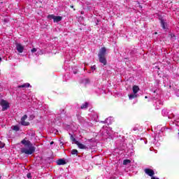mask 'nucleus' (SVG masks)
<instances>
[{
	"label": "nucleus",
	"mask_w": 179,
	"mask_h": 179,
	"mask_svg": "<svg viewBox=\"0 0 179 179\" xmlns=\"http://www.w3.org/2000/svg\"><path fill=\"white\" fill-rule=\"evenodd\" d=\"M113 120V117H108V118H107L106 120H105V122L106 123V124H111V122H110V121H111Z\"/></svg>",
	"instance_id": "obj_17"
},
{
	"label": "nucleus",
	"mask_w": 179,
	"mask_h": 179,
	"mask_svg": "<svg viewBox=\"0 0 179 179\" xmlns=\"http://www.w3.org/2000/svg\"><path fill=\"white\" fill-rule=\"evenodd\" d=\"M50 145H54V141H51Z\"/></svg>",
	"instance_id": "obj_29"
},
{
	"label": "nucleus",
	"mask_w": 179,
	"mask_h": 179,
	"mask_svg": "<svg viewBox=\"0 0 179 179\" xmlns=\"http://www.w3.org/2000/svg\"><path fill=\"white\" fill-rule=\"evenodd\" d=\"M129 163H131V160H129V159H124L123 161L124 166H127V164H129Z\"/></svg>",
	"instance_id": "obj_16"
},
{
	"label": "nucleus",
	"mask_w": 179,
	"mask_h": 179,
	"mask_svg": "<svg viewBox=\"0 0 179 179\" xmlns=\"http://www.w3.org/2000/svg\"><path fill=\"white\" fill-rule=\"evenodd\" d=\"M83 83H85V85H87L89 83H90V80H89V79L85 78L83 80Z\"/></svg>",
	"instance_id": "obj_19"
},
{
	"label": "nucleus",
	"mask_w": 179,
	"mask_h": 179,
	"mask_svg": "<svg viewBox=\"0 0 179 179\" xmlns=\"http://www.w3.org/2000/svg\"><path fill=\"white\" fill-rule=\"evenodd\" d=\"M13 129L14 131H19V127H17V126H14L13 128Z\"/></svg>",
	"instance_id": "obj_24"
},
{
	"label": "nucleus",
	"mask_w": 179,
	"mask_h": 179,
	"mask_svg": "<svg viewBox=\"0 0 179 179\" xmlns=\"http://www.w3.org/2000/svg\"><path fill=\"white\" fill-rule=\"evenodd\" d=\"M73 73L76 74V73H77V72H76V71H73Z\"/></svg>",
	"instance_id": "obj_30"
},
{
	"label": "nucleus",
	"mask_w": 179,
	"mask_h": 179,
	"mask_svg": "<svg viewBox=\"0 0 179 179\" xmlns=\"http://www.w3.org/2000/svg\"><path fill=\"white\" fill-rule=\"evenodd\" d=\"M37 51V49H36V48H33V49H31V52H36Z\"/></svg>",
	"instance_id": "obj_26"
},
{
	"label": "nucleus",
	"mask_w": 179,
	"mask_h": 179,
	"mask_svg": "<svg viewBox=\"0 0 179 179\" xmlns=\"http://www.w3.org/2000/svg\"><path fill=\"white\" fill-rule=\"evenodd\" d=\"M27 178H31V174L27 173Z\"/></svg>",
	"instance_id": "obj_25"
},
{
	"label": "nucleus",
	"mask_w": 179,
	"mask_h": 179,
	"mask_svg": "<svg viewBox=\"0 0 179 179\" xmlns=\"http://www.w3.org/2000/svg\"><path fill=\"white\" fill-rule=\"evenodd\" d=\"M145 99H148V96H145Z\"/></svg>",
	"instance_id": "obj_33"
},
{
	"label": "nucleus",
	"mask_w": 179,
	"mask_h": 179,
	"mask_svg": "<svg viewBox=\"0 0 179 179\" xmlns=\"http://www.w3.org/2000/svg\"><path fill=\"white\" fill-rule=\"evenodd\" d=\"M72 155H78V150H71Z\"/></svg>",
	"instance_id": "obj_22"
},
{
	"label": "nucleus",
	"mask_w": 179,
	"mask_h": 179,
	"mask_svg": "<svg viewBox=\"0 0 179 179\" xmlns=\"http://www.w3.org/2000/svg\"><path fill=\"white\" fill-rule=\"evenodd\" d=\"M18 87H30V84L29 83H24L22 85L18 86Z\"/></svg>",
	"instance_id": "obj_15"
},
{
	"label": "nucleus",
	"mask_w": 179,
	"mask_h": 179,
	"mask_svg": "<svg viewBox=\"0 0 179 179\" xmlns=\"http://www.w3.org/2000/svg\"><path fill=\"white\" fill-rule=\"evenodd\" d=\"M54 22L58 23V22H61L62 20V17L61 16H55Z\"/></svg>",
	"instance_id": "obj_9"
},
{
	"label": "nucleus",
	"mask_w": 179,
	"mask_h": 179,
	"mask_svg": "<svg viewBox=\"0 0 179 179\" xmlns=\"http://www.w3.org/2000/svg\"><path fill=\"white\" fill-rule=\"evenodd\" d=\"M57 164L58 166H64V164H66V162H65L63 159H60L57 161Z\"/></svg>",
	"instance_id": "obj_6"
},
{
	"label": "nucleus",
	"mask_w": 179,
	"mask_h": 179,
	"mask_svg": "<svg viewBox=\"0 0 179 179\" xmlns=\"http://www.w3.org/2000/svg\"><path fill=\"white\" fill-rule=\"evenodd\" d=\"M21 143L24 145V148H21V152L24 155H33L36 151V148L33 146L31 142L24 138L21 141Z\"/></svg>",
	"instance_id": "obj_1"
},
{
	"label": "nucleus",
	"mask_w": 179,
	"mask_h": 179,
	"mask_svg": "<svg viewBox=\"0 0 179 179\" xmlns=\"http://www.w3.org/2000/svg\"><path fill=\"white\" fill-rule=\"evenodd\" d=\"M151 179H159V178L156 176H151Z\"/></svg>",
	"instance_id": "obj_27"
},
{
	"label": "nucleus",
	"mask_w": 179,
	"mask_h": 179,
	"mask_svg": "<svg viewBox=\"0 0 179 179\" xmlns=\"http://www.w3.org/2000/svg\"><path fill=\"white\" fill-rule=\"evenodd\" d=\"M17 51H18V52H23V50H24V48L22 45H17Z\"/></svg>",
	"instance_id": "obj_11"
},
{
	"label": "nucleus",
	"mask_w": 179,
	"mask_h": 179,
	"mask_svg": "<svg viewBox=\"0 0 179 179\" xmlns=\"http://www.w3.org/2000/svg\"><path fill=\"white\" fill-rule=\"evenodd\" d=\"M138 96H139L138 94L133 93L129 95V100H132V99H136Z\"/></svg>",
	"instance_id": "obj_10"
},
{
	"label": "nucleus",
	"mask_w": 179,
	"mask_h": 179,
	"mask_svg": "<svg viewBox=\"0 0 179 179\" xmlns=\"http://www.w3.org/2000/svg\"><path fill=\"white\" fill-rule=\"evenodd\" d=\"M55 17V15H48V19H53V20H54Z\"/></svg>",
	"instance_id": "obj_21"
},
{
	"label": "nucleus",
	"mask_w": 179,
	"mask_h": 179,
	"mask_svg": "<svg viewBox=\"0 0 179 179\" xmlns=\"http://www.w3.org/2000/svg\"><path fill=\"white\" fill-rule=\"evenodd\" d=\"M88 106H89V103H87V102H85L84 104H83L81 106V109L86 110V108H87Z\"/></svg>",
	"instance_id": "obj_14"
},
{
	"label": "nucleus",
	"mask_w": 179,
	"mask_h": 179,
	"mask_svg": "<svg viewBox=\"0 0 179 179\" xmlns=\"http://www.w3.org/2000/svg\"><path fill=\"white\" fill-rule=\"evenodd\" d=\"M71 141H72V142H74V143H76V142H78V141H76V138H75V137H73V135H71Z\"/></svg>",
	"instance_id": "obj_18"
},
{
	"label": "nucleus",
	"mask_w": 179,
	"mask_h": 179,
	"mask_svg": "<svg viewBox=\"0 0 179 179\" xmlns=\"http://www.w3.org/2000/svg\"><path fill=\"white\" fill-rule=\"evenodd\" d=\"M0 105L2 107L3 111H5L9 108V103L3 99L0 100Z\"/></svg>",
	"instance_id": "obj_3"
},
{
	"label": "nucleus",
	"mask_w": 179,
	"mask_h": 179,
	"mask_svg": "<svg viewBox=\"0 0 179 179\" xmlns=\"http://www.w3.org/2000/svg\"><path fill=\"white\" fill-rule=\"evenodd\" d=\"M20 123L21 125H24V127H28V125H30V123L29 122H26L25 120H21Z\"/></svg>",
	"instance_id": "obj_12"
},
{
	"label": "nucleus",
	"mask_w": 179,
	"mask_h": 179,
	"mask_svg": "<svg viewBox=\"0 0 179 179\" xmlns=\"http://www.w3.org/2000/svg\"><path fill=\"white\" fill-rule=\"evenodd\" d=\"M161 26L162 29H166L167 27V23H166V20L162 19L161 20Z\"/></svg>",
	"instance_id": "obj_7"
},
{
	"label": "nucleus",
	"mask_w": 179,
	"mask_h": 179,
	"mask_svg": "<svg viewBox=\"0 0 179 179\" xmlns=\"http://www.w3.org/2000/svg\"><path fill=\"white\" fill-rule=\"evenodd\" d=\"M92 69H94V70H95V69H96V66H93L92 67Z\"/></svg>",
	"instance_id": "obj_28"
},
{
	"label": "nucleus",
	"mask_w": 179,
	"mask_h": 179,
	"mask_svg": "<svg viewBox=\"0 0 179 179\" xmlns=\"http://www.w3.org/2000/svg\"><path fill=\"white\" fill-rule=\"evenodd\" d=\"M0 178H1V176H0Z\"/></svg>",
	"instance_id": "obj_36"
},
{
	"label": "nucleus",
	"mask_w": 179,
	"mask_h": 179,
	"mask_svg": "<svg viewBox=\"0 0 179 179\" xmlns=\"http://www.w3.org/2000/svg\"><path fill=\"white\" fill-rule=\"evenodd\" d=\"M27 120V115H24L22 118L21 121H26Z\"/></svg>",
	"instance_id": "obj_20"
},
{
	"label": "nucleus",
	"mask_w": 179,
	"mask_h": 179,
	"mask_svg": "<svg viewBox=\"0 0 179 179\" xmlns=\"http://www.w3.org/2000/svg\"><path fill=\"white\" fill-rule=\"evenodd\" d=\"M106 54H107V49L106 48H101L99 50V52L98 54L99 62L103 64V65H107V59H106Z\"/></svg>",
	"instance_id": "obj_2"
},
{
	"label": "nucleus",
	"mask_w": 179,
	"mask_h": 179,
	"mask_svg": "<svg viewBox=\"0 0 179 179\" xmlns=\"http://www.w3.org/2000/svg\"><path fill=\"white\" fill-rule=\"evenodd\" d=\"M5 143H2V141H0V149H2V148H4Z\"/></svg>",
	"instance_id": "obj_23"
},
{
	"label": "nucleus",
	"mask_w": 179,
	"mask_h": 179,
	"mask_svg": "<svg viewBox=\"0 0 179 179\" xmlns=\"http://www.w3.org/2000/svg\"><path fill=\"white\" fill-rule=\"evenodd\" d=\"M169 37L171 38L172 41H174L176 40V35H174V34L173 33H170L169 34Z\"/></svg>",
	"instance_id": "obj_13"
},
{
	"label": "nucleus",
	"mask_w": 179,
	"mask_h": 179,
	"mask_svg": "<svg viewBox=\"0 0 179 179\" xmlns=\"http://www.w3.org/2000/svg\"><path fill=\"white\" fill-rule=\"evenodd\" d=\"M139 8H142V6L141 5H139Z\"/></svg>",
	"instance_id": "obj_31"
},
{
	"label": "nucleus",
	"mask_w": 179,
	"mask_h": 179,
	"mask_svg": "<svg viewBox=\"0 0 179 179\" xmlns=\"http://www.w3.org/2000/svg\"><path fill=\"white\" fill-rule=\"evenodd\" d=\"M1 59H2V58H1V57H0V61H1Z\"/></svg>",
	"instance_id": "obj_32"
},
{
	"label": "nucleus",
	"mask_w": 179,
	"mask_h": 179,
	"mask_svg": "<svg viewBox=\"0 0 179 179\" xmlns=\"http://www.w3.org/2000/svg\"><path fill=\"white\" fill-rule=\"evenodd\" d=\"M17 45H20V44H17Z\"/></svg>",
	"instance_id": "obj_35"
},
{
	"label": "nucleus",
	"mask_w": 179,
	"mask_h": 179,
	"mask_svg": "<svg viewBox=\"0 0 179 179\" xmlns=\"http://www.w3.org/2000/svg\"><path fill=\"white\" fill-rule=\"evenodd\" d=\"M132 90H133V93L138 94V92H139V87L138 85H134Z\"/></svg>",
	"instance_id": "obj_8"
},
{
	"label": "nucleus",
	"mask_w": 179,
	"mask_h": 179,
	"mask_svg": "<svg viewBox=\"0 0 179 179\" xmlns=\"http://www.w3.org/2000/svg\"><path fill=\"white\" fill-rule=\"evenodd\" d=\"M76 145H77L79 149H84L85 150H87V149H89L87 146L85 145L84 144H82V143H80L79 141H76Z\"/></svg>",
	"instance_id": "obj_5"
},
{
	"label": "nucleus",
	"mask_w": 179,
	"mask_h": 179,
	"mask_svg": "<svg viewBox=\"0 0 179 179\" xmlns=\"http://www.w3.org/2000/svg\"><path fill=\"white\" fill-rule=\"evenodd\" d=\"M71 8H73V6H71Z\"/></svg>",
	"instance_id": "obj_34"
},
{
	"label": "nucleus",
	"mask_w": 179,
	"mask_h": 179,
	"mask_svg": "<svg viewBox=\"0 0 179 179\" xmlns=\"http://www.w3.org/2000/svg\"><path fill=\"white\" fill-rule=\"evenodd\" d=\"M144 171L147 176H149L150 177H153L155 176V171L152 170L150 169H144Z\"/></svg>",
	"instance_id": "obj_4"
}]
</instances>
